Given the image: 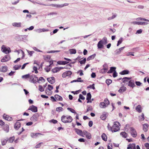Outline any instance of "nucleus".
<instances>
[{
	"instance_id": "1",
	"label": "nucleus",
	"mask_w": 149,
	"mask_h": 149,
	"mask_svg": "<svg viewBox=\"0 0 149 149\" xmlns=\"http://www.w3.org/2000/svg\"><path fill=\"white\" fill-rule=\"evenodd\" d=\"M72 118L70 116H63L61 117V120L64 123H71L72 120Z\"/></svg>"
},
{
	"instance_id": "2",
	"label": "nucleus",
	"mask_w": 149,
	"mask_h": 149,
	"mask_svg": "<svg viewBox=\"0 0 149 149\" xmlns=\"http://www.w3.org/2000/svg\"><path fill=\"white\" fill-rule=\"evenodd\" d=\"M120 123L118 122H116L114 123L113 125L111 127V130L112 132H116L120 129Z\"/></svg>"
},
{
	"instance_id": "3",
	"label": "nucleus",
	"mask_w": 149,
	"mask_h": 149,
	"mask_svg": "<svg viewBox=\"0 0 149 149\" xmlns=\"http://www.w3.org/2000/svg\"><path fill=\"white\" fill-rule=\"evenodd\" d=\"M2 51L5 54H8L11 52L10 48L9 47H6L4 45H3L1 47Z\"/></svg>"
},
{
	"instance_id": "4",
	"label": "nucleus",
	"mask_w": 149,
	"mask_h": 149,
	"mask_svg": "<svg viewBox=\"0 0 149 149\" xmlns=\"http://www.w3.org/2000/svg\"><path fill=\"white\" fill-rule=\"evenodd\" d=\"M38 80V78L36 76L33 75L30 76V79L29 81L31 82L34 83L37 82Z\"/></svg>"
},
{
	"instance_id": "5",
	"label": "nucleus",
	"mask_w": 149,
	"mask_h": 149,
	"mask_svg": "<svg viewBox=\"0 0 149 149\" xmlns=\"http://www.w3.org/2000/svg\"><path fill=\"white\" fill-rule=\"evenodd\" d=\"M130 131L131 135L133 137H136L137 136V133L134 128H131Z\"/></svg>"
},
{
	"instance_id": "6",
	"label": "nucleus",
	"mask_w": 149,
	"mask_h": 149,
	"mask_svg": "<svg viewBox=\"0 0 149 149\" xmlns=\"http://www.w3.org/2000/svg\"><path fill=\"white\" fill-rule=\"evenodd\" d=\"M28 110H31L34 112H36L38 111L37 108L33 105L30 106L28 108Z\"/></svg>"
},
{
	"instance_id": "7",
	"label": "nucleus",
	"mask_w": 149,
	"mask_h": 149,
	"mask_svg": "<svg viewBox=\"0 0 149 149\" xmlns=\"http://www.w3.org/2000/svg\"><path fill=\"white\" fill-rule=\"evenodd\" d=\"M83 135H84L86 136V137L88 139H90L91 138V134L90 133L88 132L87 131H83Z\"/></svg>"
},
{
	"instance_id": "8",
	"label": "nucleus",
	"mask_w": 149,
	"mask_h": 149,
	"mask_svg": "<svg viewBox=\"0 0 149 149\" xmlns=\"http://www.w3.org/2000/svg\"><path fill=\"white\" fill-rule=\"evenodd\" d=\"M10 59V56L8 55H7L5 56L1 60L2 62H4L8 61Z\"/></svg>"
},
{
	"instance_id": "9",
	"label": "nucleus",
	"mask_w": 149,
	"mask_h": 149,
	"mask_svg": "<svg viewBox=\"0 0 149 149\" xmlns=\"http://www.w3.org/2000/svg\"><path fill=\"white\" fill-rule=\"evenodd\" d=\"M75 130L77 134L82 137H84L83 134V132L81 130L77 129H75Z\"/></svg>"
},
{
	"instance_id": "10",
	"label": "nucleus",
	"mask_w": 149,
	"mask_h": 149,
	"mask_svg": "<svg viewBox=\"0 0 149 149\" xmlns=\"http://www.w3.org/2000/svg\"><path fill=\"white\" fill-rule=\"evenodd\" d=\"M128 86L131 87H133L135 86L134 81L133 80H130L128 82Z\"/></svg>"
},
{
	"instance_id": "11",
	"label": "nucleus",
	"mask_w": 149,
	"mask_h": 149,
	"mask_svg": "<svg viewBox=\"0 0 149 149\" xmlns=\"http://www.w3.org/2000/svg\"><path fill=\"white\" fill-rule=\"evenodd\" d=\"M143 130L145 132H146L148 130L149 125L147 123L144 124L143 125Z\"/></svg>"
},
{
	"instance_id": "12",
	"label": "nucleus",
	"mask_w": 149,
	"mask_h": 149,
	"mask_svg": "<svg viewBox=\"0 0 149 149\" xmlns=\"http://www.w3.org/2000/svg\"><path fill=\"white\" fill-rule=\"evenodd\" d=\"M3 117L4 119L7 120L11 121L12 119L11 117L9 116L8 115H7L5 114H3Z\"/></svg>"
},
{
	"instance_id": "13",
	"label": "nucleus",
	"mask_w": 149,
	"mask_h": 149,
	"mask_svg": "<svg viewBox=\"0 0 149 149\" xmlns=\"http://www.w3.org/2000/svg\"><path fill=\"white\" fill-rule=\"evenodd\" d=\"M47 80L49 82L52 84L55 82V79L54 77L48 78Z\"/></svg>"
},
{
	"instance_id": "14",
	"label": "nucleus",
	"mask_w": 149,
	"mask_h": 149,
	"mask_svg": "<svg viewBox=\"0 0 149 149\" xmlns=\"http://www.w3.org/2000/svg\"><path fill=\"white\" fill-rule=\"evenodd\" d=\"M127 149H136L135 144L134 143L130 144L128 145Z\"/></svg>"
},
{
	"instance_id": "15",
	"label": "nucleus",
	"mask_w": 149,
	"mask_h": 149,
	"mask_svg": "<svg viewBox=\"0 0 149 149\" xmlns=\"http://www.w3.org/2000/svg\"><path fill=\"white\" fill-rule=\"evenodd\" d=\"M31 120L34 122L38 120V116L37 114H36L33 115L31 118Z\"/></svg>"
},
{
	"instance_id": "16",
	"label": "nucleus",
	"mask_w": 149,
	"mask_h": 149,
	"mask_svg": "<svg viewBox=\"0 0 149 149\" xmlns=\"http://www.w3.org/2000/svg\"><path fill=\"white\" fill-rule=\"evenodd\" d=\"M3 129L6 132H8L9 131L8 125L7 124L4 125L3 127Z\"/></svg>"
},
{
	"instance_id": "17",
	"label": "nucleus",
	"mask_w": 149,
	"mask_h": 149,
	"mask_svg": "<svg viewBox=\"0 0 149 149\" xmlns=\"http://www.w3.org/2000/svg\"><path fill=\"white\" fill-rule=\"evenodd\" d=\"M91 94L89 93H88L87 95L86 100H87V103L91 102L92 101L90 100H91Z\"/></svg>"
},
{
	"instance_id": "18",
	"label": "nucleus",
	"mask_w": 149,
	"mask_h": 149,
	"mask_svg": "<svg viewBox=\"0 0 149 149\" xmlns=\"http://www.w3.org/2000/svg\"><path fill=\"white\" fill-rule=\"evenodd\" d=\"M12 25L15 27H20L22 25V23L21 22H14L12 23Z\"/></svg>"
},
{
	"instance_id": "19",
	"label": "nucleus",
	"mask_w": 149,
	"mask_h": 149,
	"mask_svg": "<svg viewBox=\"0 0 149 149\" xmlns=\"http://www.w3.org/2000/svg\"><path fill=\"white\" fill-rule=\"evenodd\" d=\"M54 97L56 99V100L58 101H62L63 100V98L61 97L59 95L56 94L54 95Z\"/></svg>"
},
{
	"instance_id": "20",
	"label": "nucleus",
	"mask_w": 149,
	"mask_h": 149,
	"mask_svg": "<svg viewBox=\"0 0 149 149\" xmlns=\"http://www.w3.org/2000/svg\"><path fill=\"white\" fill-rule=\"evenodd\" d=\"M43 135V134L40 133H32L31 134V136L32 137L35 138H36L37 136H38V135Z\"/></svg>"
},
{
	"instance_id": "21",
	"label": "nucleus",
	"mask_w": 149,
	"mask_h": 149,
	"mask_svg": "<svg viewBox=\"0 0 149 149\" xmlns=\"http://www.w3.org/2000/svg\"><path fill=\"white\" fill-rule=\"evenodd\" d=\"M107 40L106 37H104L102 40L99 41L100 42L102 43L104 45L107 43Z\"/></svg>"
},
{
	"instance_id": "22",
	"label": "nucleus",
	"mask_w": 149,
	"mask_h": 149,
	"mask_svg": "<svg viewBox=\"0 0 149 149\" xmlns=\"http://www.w3.org/2000/svg\"><path fill=\"white\" fill-rule=\"evenodd\" d=\"M83 80H81V78L80 77L78 78L77 79L73 80L70 82L71 83H73L74 82H83Z\"/></svg>"
},
{
	"instance_id": "23",
	"label": "nucleus",
	"mask_w": 149,
	"mask_h": 149,
	"mask_svg": "<svg viewBox=\"0 0 149 149\" xmlns=\"http://www.w3.org/2000/svg\"><path fill=\"white\" fill-rule=\"evenodd\" d=\"M136 109L139 113H141L142 111V107L141 105H139L136 107Z\"/></svg>"
},
{
	"instance_id": "24",
	"label": "nucleus",
	"mask_w": 149,
	"mask_h": 149,
	"mask_svg": "<svg viewBox=\"0 0 149 149\" xmlns=\"http://www.w3.org/2000/svg\"><path fill=\"white\" fill-rule=\"evenodd\" d=\"M131 79V78L125 77L123 78V81L125 83H127L129 80Z\"/></svg>"
},
{
	"instance_id": "25",
	"label": "nucleus",
	"mask_w": 149,
	"mask_h": 149,
	"mask_svg": "<svg viewBox=\"0 0 149 149\" xmlns=\"http://www.w3.org/2000/svg\"><path fill=\"white\" fill-rule=\"evenodd\" d=\"M116 68L115 67H111L110 68V69L107 72V73H112L113 72H114L115 71H116Z\"/></svg>"
},
{
	"instance_id": "26",
	"label": "nucleus",
	"mask_w": 149,
	"mask_h": 149,
	"mask_svg": "<svg viewBox=\"0 0 149 149\" xmlns=\"http://www.w3.org/2000/svg\"><path fill=\"white\" fill-rule=\"evenodd\" d=\"M7 67L6 66H2L0 68V71L2 72H5L7 71Z\"/></svg>"
},
{
	"instance_id": "27",
	"label": "nucleus",
	"mask_w": 149,
	"mask_h": 149,
	"mask_svg": "<svg viewBox=\"0 0 149 149\" xmlns=\"http://www.w3.org/2000/svg\"><path fill=\"white\" fill-rule=\"evenodd\" d=\"M96 54H93L89 56L87 59V61H89L93 59L95 56Z\"/></svg>"
},
{
	"instance_id": "28",
	"label": "nucleus",
	"mask_w": 149,
	"mask_h": 149,
	"mask_svg": "<svg viewBox=\"0 0 149 149\" xmlns=\"http://www.w3.org/2000/svg\"><path fill=\"white\" fill-rule=\"evenodd\" d=\"M8 139H3L1 140V144L2 146H4L7 143L8 140Z\"/></svg>"
},
{
	"instance_id": "29",
	"label": "nucleus",
	"mask_w": 149,
	"mask_h": 149,
	"mask_svg": "<svg viewBox=\"0 0 149 149\" xmlns=\"http://www.w3.org/2000/svg\"><path fill=\"white\" fill-rule=\"evenodd\" d=\"M97 46L99 49L102 48L104 47V45L99 41L97 44Z\"/></svg>"
},
{
	"instance_id": "30",
	"label": "nucleus",
	"mask_w": 149,
	"mask_h": 149,
	"mask_svg": "<svg viewBox=\"0 0 149 149\" xmlns=\"http://www.w3.org/2000/svg\"><path fill=\"white\" fill-rule=\"evenodd\" d=\"M21 126V124L20 122H17L15 125V128L16 129H18Z\"/></svg>"
},
{
	"instance_id": "31",
	"label": "nucleus",
	"mask_w": 149,
	"mask_h": 149,
	"mask_svg": "<svg viewBox=\"0 0 149 149\" xmlns=\"http://www.w3.org/2000/svg\"><path fill=\"white\" fill-rule=\"evenodd\" d=\"M105 102H102L100 103V107L102 108H104L106 107L107 106V104H105Z\"/></svg>"
},
{
	"instance_id": "32",
	"label": "nucleus",
	"mask_w": 149,
	"mask_h": 149,
	"mask_svg": "<svg viewBox=\"0 0 149 149\" xmlns=\"http://www.w3.org/2000/svg\"><path fill=\"white\" fill-rule=\"evenodd\" d=\"M70 54H74L76 53V51L75 49H69Z\"/></svg>"
},
{
	"instance_id": "33",
	"label": "nucleus",
	"mask_w": 149,
	"mask_h": 149,
	"mask_svg": "<svg viewBox=\"0 0 149 149\" xmlns=\"http://www.w3.org/2000/svg\"><path fill=\"white\" fill-rule=\"evenodd\" d=\"M102 139L105 141H107V136L104 133H103L101 136Z\"/></svg>"
},
{
	"instance_id": "34",
	"label": "nucleus",
	"mask_w": 149,
	"mask_h": 149,
	"mask_svg": "<svg viewBox=\"0 0 149 149\" xmlns=\"http://www.w3.org/2000/svg\"><path fill=\"white\" fill-rule=\"evenodd\" d=\"M130 73L129 71L128 70H125L122 71V75L128 74Z\"/></svg>"
},
{
	"instance_id": "35",
	"label": "nucleus",
	"mask_w": 149,
	"mask_h": 149,
	"mask_svg": "<svg viewBox=\"0 0 149 149\" xmlns=\"http://www.w3.org/2000/svg\"><path fill=\"white\" fill-rule=\"evenodd\" d=\"M30 76L29 74H26L25 75H23L22 77V78L27 79L29 78L30 79Z\"/></svg>"
},
{
	"instance_id": "36",
	"label": "nucleus",
	"mask_w": 149,
	"mask_h": 149,
	"mask_svg": "<svg viewBox=\"0 0 149 149\" xmlns=\"http://www.w3.org/2000/svg\"><path fill=\"white\" fill-rule=\"evenodd\" d=\"M63 110V108L61 107H58L56 108V111L58 112L62 111Z\"/></svg>"
},
{
	"instance_id": "37",
	"label": "nucleus",
	"mask_w": 149,
	"mask_h": 149,
	"mask_svg": "<svg viewBox=\"0 0 149 149\" xmlns=\"http://www.w3.org/2000/svg\"><path fill=\"white\" fill-rule=\"evenodd\" d=\"M93 110V108L91 106H87V108L86 109V112H88L89 111H92Z\"/></svg>"
},
{
	"instance_id": "38",
	"label": "nucleus",
	"mask_w": 149,
	"mask_h": 149,
	"mask_svg": "<svg viewBox=\"0 0 149 149\" xmlns=\"http://www.w3.org/2000/svg\"><path fill=\"white\" fill-rule=\"evenodd\" d=\"M52 71L53 73H56L59 71V69L57 67H56L53 69Z\"/></svg>"
},
{
	"instance_id": "39",
	"label": "nucleus",
	"mask_w": 149,
	"mask_h": 149,
	"mask_svg": "<svg viewBox=\"0 0 149 149\" xmlns=\"http://www.w3.org/2000/svg\"><path fill=\"white\" fill-rule=\"evenodd\" d=\"M121 51V48L116 50L115 51V54L116 55L119 54H120Z\"/></svg>"
},
{
	"instance_id": "40",
	"label": "nucleus",
	"mask_w": 149,
	"mask_h": 149,
	"mask_svg": "<svg viewBox=\"0 0 149 149\" xmlns=\"http://www.w3.org/2000/svg\"><path fill=\"white\" fill-rule=\"evenodd\" d=\"M20 51L21 52L22 54V58L23 59L24 58V53L22 50H16L15 51V52H17V53H18V54H19V51Z\"/></svg>"
},
{
	"instance_id": "41",
	"label": "nucleus",
	"mask_w": 149,
	"mask_h": 149,
	"mask_svg": "<svg viewBox=\"0 0 149 149\" xmlns=\"http://www.w3.org/2000/svg\"><path fill=\"white\" fill-rule=\"evenodd\" d=\"M137 20H143L149 22V20L146 19L145 18H143L142 17H139L137 18Z\"/></svg>"
},
{
	"instance_id": "42",
	"label": "nucleus",
	"mask_w": 149,
	"mask_h": 149,
	"mask_svg": "<svg viewBox=\"0 0 149 149\" xmlns=\"http://www.w3.org/2000/svg\"><path fill=\"white\" fill-rule=\"evenodd\" d=\"M67 109L70 111L71 112L74 113H76V112L73 109H72L70 107H68L67 108Z\"/></svg>"
},
{
	"instance_id": "43",
	"label": "nucleus",
	"mask_w": 149,
	"mask_h": 149,
	"mask_svg": "<svg viewBox=\"0 0 149 149\" xmlns=\"http://www.w3.org/2000/svg\"><path fill=\"white\" fill-rule=\"evenodd\" d=\"M15 139V137L13 136L12 137H10L9 139H8V141L9 143H12Z\"/></svg>"
},
{
	"instance_id": "44",
	"label": "nucleus",
	"mask_w": 149,
	"mask_h": 149,
	"mask_svg": "<svg viewBox=\"0 0 149 149\" xmlns=\"http://www.w3.org/2000/svg\"><path fill=\"white\" fill-rule=\"evenodd\" d=\"M50 6H52L53 7H54L57 8H61V4H51Z\"/></svg>"
},
{
	"instance_id": "45",
	"label": "nucleus",
	"mask_w": 149,
	"mask_h": 149,
	"mask_svg": "<svg viewBox=\"0 0 149 149\" xmlns=\"http://www.w3.org/2000/svg\"><path fill=\"white\" fill-rule=\"evenodd\" d=\"M139 118L140 120H143L145 119L144 114L142 113V114L139 116Z\"/></svg>"
},
{
	"instance_id": "46",
	"label": "nucleus",
	"mask_w": 149,
	"mask_h": 149,
	"mask_svg": "<svg viewBox=\"0 0 149 149\" xmlns=\"http://www.w3.org/2000/svg\"><path fill=\"white\" fill-rule=\"evenodd\" d=\"M107 148L108 149H112V145L111 143H109L108 144Z\"/></svg>"
},
{
	"instance_id": "47",
	"label": "nucleus",
	"mask_w": 149,
	"mask_h": 149,
	"mask_svg": "<svg viewBox=\"0 0 149 149\" xmlns=\"http://www.w3.org/2000/svg\"><path fill=\"white\" fill-rule=\"evenodd\" d=\"M47 88L48 89V90H49V91H51L53 89V87L52 86L50 85H48V88Z\"/></svg>"
},
{
	"instance_id": "48",
	"label": "nucleus",
	"mask_w": 149,
	"mask_h": 149,
	"mask_svg": "<svg viewBox=\"0 0 149 149\" xmlns=\"http://www.w3.org/2000/svg\"><path fill=\"white\" fill-rule=\"evenodd\" d=\"M100 117L102 120H104L106 119L107 116L105 114L103 113L102 115Z\"/></svg>"
},
{
	"instance_id": "49",
	"label": "nucleus",
	"mask_w": 149,
	"mask_h": 149,
	"mask_svg": "<svg viewBox=\"0 0 149 149\" xmlns=\"http://www.w3.org/2000/svg\"><path fill=\"white\" fill-rule=\"evenodd\" d=\"M59 62L60 63H58L59 64L62 65H65L68 63V62L66 61H60Z\"/></svg>"
},
{
	"instance_id": "50",
	"label": "nucleus",
	"mask_w": 149,
	"mask_h": 149,
	"mask_svg": "<svg viewBox=\"0 0 149 149\" xmlns=\"http://www.w3.org/2000/svg\"><path fill=\"white\" fill-rule=\"evenodd\" d=\"M112 81V80L110 79H107L106 81V83L108 85L111 84V83Z\"/></svg>"
},
{
	"instance_id": "51",
	"label": "nucleus",
	"mask_w": 149,
	"mask_h": 149,
	"mask_svg": "<svg viewBox=\"0 0 149 149\" xmlns=\"http://www.w3.org/2000/svg\"><path fill=\"white\" fill-rule=\"evenodd\" d=\"M122 135L123 137L125 138H126L127 136V134L125 132H122Z\"/></svg>"
},
{
	"instance_id": "52",
	"label": "nucleus",
	"mask_w": 149,
	"mask_h": 149,
	"mask_svg": "<svg viewBox=\"0 0 149 149\" xmlns=\"http://www.w3.org/2000/svg\"><path fill=\"white\" fill-rule=\"evenodd\" d=\"M67 76H70L72 74V72L70 71H68L65 72Z\"/></svg>"
},
{
	"instance_id": "53",
	"label": "nucleus",
	"mask_w": 149,
	"mask_h": 149,
	"mask_svg": "<svg viewBox=\"0 0 149 149\" xmlns=\"http://www.w3.org/2000/svg\"><path fill=\"white\" fill-rule=\"evenodd\" d=\"M40 81H45V79L42 77H39V79H38V83H40Z\"/></svg>"
},
{
	"instance_id": "54",
	"label": "nucleus",
	"mask_w": 149,
	"mask_h": 149,
	"mask_svg": "<svg viewBox=\"0 0 149 149\" xmlns=\"http://www.w3.org/2000/svg\"><path fill=\"white\" fill-rule=\"evenodd\" d=\"M86 61V58H84L83 60L79 61V62L81 64H84L85 63Z\"/></svg>"
},
{
	"instance_id": "55",
	"label": "nucleus",
	"mask_w": 149,
	"mask_h": 149,
	"mask_svg": "<svg viewBox=\"0 0 149 149\" xmlns=\"http://www.w3.org/2000/svg\"><path fill=\"white\" fill-rule=\"evenodd\" d=\"M39 90L41 92H43L44 91V88H43V87L41 85H39Z\"/></svg>"
},
{
	"instance_id": "56",
	"label": "nucleus",
	"mask_w": 149,
	"mask_h": 149,
	"mask_svg": "<svg viewBox=\"0 0 149 149\" xmlns=\"http://www.w3.org/2000/svg\"><path fill=\"white\" fill-rule=\"evenodd\" d=\"M27 52L28 53L29 55L31 56H32V54L34 53V52L33 51H30L27 50H26Z\"/></svg>"
},
{
	"instance_id": "57",
	"label": "nucleus",
	"mask_w": 149,
	"mask_h": 149,
	"mask_svg": "<svg viewBox=\"0 0 149 149\" xmlns=\"http://www.w3.org/2000/svg\"><path fill=\"white\" fill-rule=\"evenodd\" d=\"M104 102H105V104H107V106H108L109 103V102L108 100L107 99H105L104 101Z\"/></svg>"
},
{
	"instance_id": "58",
	"label": "nucleus",
	"mask_w": 149,
	"mask_h": 149,
	"mask_svg": "<svg viewBox=\"0 0 149 149\" xmlns=\"http://www.w3.org/2000/svg\"><path fill=\"white\" fill-rule=\"evenodd\" d=\"M60 51V50H52L47 52V53H54L59 52Z\"/></svg>"
},
{
	"instance_id": "59",
	"label": "nucleus",
	"mask_w": 149,
	"mask_h": 149,
	"mask_svg": "<svg viewBox=\"0 0 149 149\" xmlns=\"http://www.w3.org/2000/svg\"><path fill=\"white\" fill-rule=\"evenodd\" d=\"M137 24L138 25H145L147 24L148 23L145 22H138Z\"/></svg>"
},
{
	"instance_id": "60",
	"label": "nucleus",
	"mask_w": 149,
	"mask_h": 149,
	"mask_svg": "<svg viewBox=\"0 0 149 149\" xmlns=\"http://www.w3.org/2000/svg\"><path fill=\"white\" fill-rule=\"evenodd\" d=\"M88 88H92V89H93L94 90L95 89V87H94V84H93L92 85H90L88 87Z\"/></svg>"
},
{
	"instance_id": "61",
	"label": "nucleus",
	"mask_w": 149,
	"mask_h": 149,
	"mask_svg": "<svg viewBox=\"0 0 149 149\" xmlns=\"http://www.w3.org/2000/svg\"><path fill=\"white\" fill-rule=\"evenodd\" d=\"M21 67V65H15L14 67V68L15 70H17L19 69V68H20Z\"/></svg>"
},
{
	"instance_id": "62",
	"label": "nucleus",
	"mask_w": 149,
	"mask_h": 149,
	"mask_svg": "<svg viewBox=\"0 0 149 149\" xmlns=\"http://www.w3.org/2000/svg\"><path fill=\"white\" fill-rule=\"evenodd\" d=\"M33 70L35 71V73L36 74L38 73V72L37 70V68L36 66H33Z\"/></svg>"
},
{
	"instance_id": "63",
	"label": "nucleus",
	"mask_w": 149,
	"mask_h": 149,
	"mask_svg": "<svg viewBox=\"0 0 149 149\" xmlns=\"http://www.w3.org/2000/svg\"><path fill=\"white\" fill-rule=\"evenodd\" d=\"M144 146L146 149H149V143H148L144 144Z\"/></svg>"
},
{
	"instance_id": "64",
	"label": "nucleus",
	"mask_w": 149,
	"mask_h": 149,
	"mask_svg": "<svg viewBox=\"0 0 149 149\" xmlns=\"http://www.w3.org/2000/svg\"><path fill=\"white\" fill-rule=\"evenodd\" d=\"M36 32L38 33H40L42 32V29H39L35 30Z\"/></svg>"
}]
</instances>
